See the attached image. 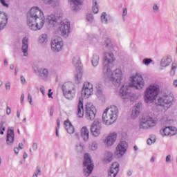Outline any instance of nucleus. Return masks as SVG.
I'll list each match as a JSON object with an SVG mask.
<instances>
[{"instance_id": "nucleus-30", "label": "nucleus", "mask_w": 177, "mask_h": 177, "mask_svg": "<svg viewBox=\"0 0 177 177\" xmlns=\"http://www.w3.org/2000/svg\"><path fill=\"white\" fill-rule=\"evenodd\" d=\"M64 125L65 129L70 135H73V133L75 132V129L74 128V126H73V124H71V122L70 120H66L64 122Z\"/></svg>"}, {"instance_id": "nucleus-53", "label": "nucleus", "mask_w": 177, "mask_h": 177, "mask_svg": "<svg viewBox=\"0 0 177 177\" xmlns=\"http://www.w3.org/2000/svg\"><path fill=\"white\" fill-rule=\"evenodd\" d=\"M55 0H43L44 3L46 5H52Z\"/></svg>"}, {"instance_id": "nucleus-64", "label": "nucleus", "mask_w": 177, "mask_h": 177, "mask_svg": "<svg viewBox=\"0 0 177 177\" xmlns=\"http://www.w3.org/2000/svg\"><path fill=\"white\" fill-rule=\"evenodd\" d=\"M170 75H175V69H171Z\"/></svg>"}, {"instance_id": "nucleus-59", "label": "nucleus", "mask_w": 177, "mask_h": 177, "mask_svg": "<svg viewBox=\"0 0 177 177\" xmlns=\"http://www.w3.org/2000/svg\"><path fill=\"white\" fill-rule=\"evenodd\" d=\"M40 92L42 93L44 96L45 95V86H41Z\"/></svg>"}, {"instance_id": "nucleus-28", "label": "nucleus", "mask_w": 177, "mask_h": 177, "mask_svg": "<svg viewBox=\"0 0 177 177\" xmlns=\"http://www.w3.org/2000/svg\"><path fill=\"white\" fill-rule=\"evenodd\" d=\"M77 115L80 118L84 117V99L80 98L77 105Z\"/></svg>"}, {"instance_id": "nucleus-22", "label": "nucleus", "mask_w": 177, "mask_h": 177, "mask_svg": "<svg viewBox=\"0 0 177 177\" xmlns=\"http://www.w3.org/2000/svg\"><path fill=\"white\" fill-rule=\"evenodd\" d=\"M28 42H29L28 37H24L22 39L21 51L24 54V56H25V57H27V56H28Z\"/></svg>"}, {"instance_id": "nucleus-34", "label": "nucleus", "mask_w": 177, "mask_h": 177, "mask_svg": "<svg viewBox=\"0 0 177 177\" xmlns=\"http://www.w3.org/2000/svg\"><path fill=\"white\" fill-rule=\"evenodd\" d=\"M73 64L76 68L81 67V61L80 60V56H75L73 59Z\"/></svg>"}, {"instance_id": "nucleus-21", "label": "nucleus", "mask_w": 177, "mask_h": 177, "mask_svg": "<svg viewBox=\"0 0 177 177\" xmlns=\"http://www.w3.org/2000/svg\"><path fill=\"white\" fill-rule=\"evenodd\" d=\"M13 142H15V129L13 127H11L7 131L6 143L8 145H12Z\"/></svg>"}, {"instance_id": "nucleus-56", "label": "nucleus", "mask_w": 177, "mask_h": 177, "mask_svg": "<svg viewBox=\"0 0 177 177\" xmlns=\"http://www.w3.org/2000/svg\"><path fill=\"white\" fill-rule=\"evenodd\" d=\"M5 85L6 91H10V82H7Z\"/></svg>"}, {"instance_id": "nucleus-48", "label": "nucleus", "mask_w": 177, "mask_h": 177, "mask_svg": "<svg viewBox=\"0 0 177 177\" xmlns=\"http://www.w3.org/2000/svg\"><path fill=\"white\" fill-rule=\"evenodd\" d=\"M99 41V37L98 36H95L93 37L91 40V44H97V42Z\"/></svg>"}, {"instance_id": "nucleus-57", "label": "nucleus", "mask_w": 177, "mask_h": 177, "mask_svg": "<svg viewBox=\"0 0 177 177\" xmlns=\"http://www.w3.org/2000/svg\"><path fill=\"white\" fill-rule=\"evenodd\" d=\"M171 154H168L166 156V162H171L172 161V160H171Z\"/></svg>"}, {"instance_id": "nucleus-39", "label": "nucleus", "mask_w": 177, "mask_h": 177, "mask_svg": "<svg viewBox=\"0 0 177 177\" xmlns=\"http://www.w3.org/2000/svg\"><path fill=\"white\" fill-rule=\"evenodd\" d=\"M101 19V21L102 23V24H107V13L106 12H102L100 17Z\"/></svg>"}, {"instance_id": "nucleus-11", "label": "nucleus", "mask_w": 177, "mask_h": 177, "mask_svg": "<svg viewBox=\"0 0 177 177\" xmlns=\"http://www.w3.org/2000/svg\"><path fill=\"white\" fill-rule=\"evenodd\" d=\"M85 117L89 121H93L96 117V108L91 102H87L85 106Z\"/></svg>"}, {"instance_id": "nucleus-19", "label": "nucleus", "mask_w": 177, "mask_h": 177, "mask_svg": "<svg viewBox=\"0 0 177 177\" xmlns=\"http://www.w3.org/2000/svg\"><path fill=\"white\" fill-rule=\"evenodd\" d=\"M120 172V163L114 162L112 163L110 170L108 171V177H115Z\"/></svg>"}, {"instance_id": "nucleus-42", "label": "nucleus", "mask_w": 177, "mask_h": 177, "mask_svg": "<svg viewBox=\"0 0 177 177\" xmlns=\"http://www.w3.org/2000/svg\"><path fill=\"white\" fill-rule=\"evenodd\" d=\"M86 21L91 24L95 21V18L93 17V15L92 13H88L86 15Z\"/></svg>"}, {"instance_id": "nucleus-8", "label": "nucleus", "mask_w": 177, "mask_h": 177, "mask_svg": "<svg viewBox=\"0 0 177 177\" xmlns=\"http://www.w3.org/2000/svg\"><path fill=\"white\" fill-rule=\"evenodd\" d=\"M113 52L114 51L109 50V52L105 51L104 53L102 71H108L109 68L113 66V64L115 61V58H114V54L113 53Z\"/></svg>"}, {"instance_id": "nucleus-35", "label": "nucleus", "mask_w": 177, "mask_h": 177, "mask_svg": "<svg viewBox=\"0 0 177 177\" xmlns=\"http://www.w3.org/2000/svg\"><path fill=\"white\" fill-rule=\"evenodd\" d=\"M161 122L165 125H169L171 124H174V120L171 119V118H167V116H165L162 120Z\"/></svg>"}, {"instance_id": "nucleus-62", "label": "nucleus", "mask_w": 177, "mask_h": 177, "mask_svg": "<svg viewBox=\"0 0 177 177\" xmlns=\"http://www.w3.org/2000/svg\"><path fill=\"white\" fill-rule=\"evenodd\" d=\"M173 86H174V88H177V80H174L173 81Z\"/></svg>"}, {"instance_id": "nucleus-9", "label": "nucleus", "mask_w": 177, "mask_h": 177, "mask_svg": "<svg viewBox=\"0 0 177 177\" xmlns=\"http://www.w3.org/2000/svg\"><path fill=\"white\" fill-rule=\"evenodd\" d=\"M130 86L138 91L143 89L145 87V80H143V77L140 74H136L131 76Z\"/></svg>"}, {"instance_id": "nucleus-60", "label": "nucleus", "mask_w": 177, "mask_h": 177, "mask_svg": "<svg viewBox=\"0 0 177 177\" xmlns=\"http://www.w3.org/2000/svg\"><path fill=\"white\" fill-rule=\"evenodd\" d=\"M177 68V62H173L171 65V69L172 70H176Z\"/></svg>"}, {"instance_id": "nucleus-29", "label": "nucleus", "mask_w": 177, "mask_h": 177, "mask_svg": "<svg viewBox=\"0 0 177 177\" xmlns=\"http://www.w3.org/2000/svg\"><path fill=\"white\" fill-rule=\"evenodd\" d=\"M102 161L104 164H110L113 161V153L111 151H106L102 158Z\"/></svg>"}, {"instance_id": "nucleus-55", "label": "nucleus", "mask_w": 177, "mask_h": 177, "mask_svg": "<svg viewBox=\"0 0 177 177\" xmlns=\"http://www.w3.org/2000/svg\"><path fill=\"white\" fill-rule=\"evenodd\" d=\"M21 82L22 85H26L27 84V81L26 80V78L24 77V76H21Z\"/></svg>"}, {"instance_id": "nucleus-43", "label": "nucleus", "mask_w": 177, "mask_h": 177, "mask_svg": "<svg viewBox=\"0 0 177 177\" xmlns=\"http://www.w3.org/2000/svg\"><path fill=\"white\" fill-rule=\"evenodd\" d=\"M140 113V111L133 109L131 112V118H133V120H135V118H138V116L139 115Z\"/></svg>"}, {"instance_id": "nucleus-14", "label": "nucleus", "mask_w": 177, "mask_h": 177, "mask_svg": "<svg viewBox=\"0 0 177 177\" xmlns=\"http://www.w3.org/2000/svg\"><path fill=\"white\" fill-rule=\"evenodd\" d=\"M92 95H93V85L89 82H84L82 88V97L88 99Z\"/></svg>"}, {"instance_id": "nucleus-6", "label": "nucleus", "mask_w": 177, "mask_h": 177, "mask_svg": "<svg viewBox=\"0 0 177 177\" xmlns=\"http://www.w3.org/2000/svg\"><path fill=\"white\" fill-rule=\"evenodd\" d=\"M130 86L128 83H125L120 89L119 96L124 100V102H135L138 97L136 95L129 93Z\"/></svg>"}, {"instance_id": "nucleus-10", "label": "nucleus", "mask_w": 177, "mask_h": 177, "mask_svg": "<svg viewBox=\"0 0 177 177\" xmlns=\"http://www.w3.org/2000/svg\"><path fill=\"white\" fill-rule=\"evenodd\" d=\"M83 165L84 167V176H89L92 174V171H93V162H92V159H91V157H89L88 153L84 154V161L83 162Z\"/></svg>"}, {"instance_id": "nucleus-24", "label": "nucleus", "mask_w": 177, "mask_h": 177, "mask_svg": "<svg viewBox=\"0 0 177 177\" xmlns=\"http://www.w3.org/2000/svg\"><path fill=\"white\" fill-rule=\"evenodd\" d=\"M171 63H172V56L167 55L161 59L160 66L164 68L168 67Z\"/></svg>"}, {"instance_id": "nucleus-47", "label": "nucleus", "mask_w": 177, "mask_h": 177, "mask_svg": "<svg viewBox=\"0 0 177 177\" xmlns=\"http://www.w3.org/2000/svg\"><path fill=\"white\" fill-rule=\"evenodd\" d=\"M3 125H5V122H1L0 124V135H3L4 133V131L6 129L5 127H3Z\"/></svg>"}, {"instance_id": "nucleus-27", "label": "nucleus", "mask_w": 177, "mask_h": 177, "mask_svg": "<svg viewBox=\"0 0 177 177\" xmlns=\"http://www.w3.org/2000/svg\"><path fill=\"white\" fill-rule=\"evenodd\" d=\"M103 44L106 46V50H111V52H114V50H115L114 45L111 43V39L105 37Z\"/></svg>"}, {"instance_id": "nucleus-26", "label": "nucleus", "mask_w": 177, "mask_h": 177, "mask_svg": "<svg viewBox=\"0 0 177 177\" xmlns=\"http://www.w3.org/2000/svg\"><path fill=\"white\" fill-rule=\"evenodd\" d=\"M96 96L97 97L101 100V102H105L106 96L103 93V90H102V86L100 84H97L96 86Z\"/></svg>"}, {"instance_id": "nucleus-17", "label": "nucleus", "mask_w": 177, "mask_h": 177, "mask_svg": "<svg viewBox=\"0 0 177 177\" xmlns=\"http://www.w3.org/2000/svg\"><path fill=\"white\" fill-rule=\"evenodd\" d=\"M115 140H117V133L112 132L109 134V136L104 140V143L105 146L107 147H110L115 143Z\"/></svg>"}, {"instance_id": "nucleus-33", "label": "nucleus", "mask_w": 177, "mask_h": 177, "mask_svg": "<svg viewBox=\"0 0 177 177\" xmlns=\"http://www.w3.org/2000/svg\"><path fill=\"white\" fill-rule=\"evenodd\" d=\"M75 150L78 154H84V145L81 142H77L75 145Z\"/></svg>"}, {"instance_id": "nucleus-40", "label": "nucleus", "mask_w": 177, "mask_h": 177, "mask_svg": "<svg viewBox=\"0 0 177 177\" xmlns=\"http://www.w3.org/2000/svg\"><path fill=\"white\" fill-rule=\"evenodd\" d=\"M89 149L90 150H93V151L97 150V142L92 141V142L89 145Z\"/></svg>"}, {"instance_id": "nucleus-25", "label": "nucleus", "mask_w": 177, "mask_h": 177, "mask_svg": "<svg viewBox=\"0 0 177 177\" xmlns=\"http://www.w3.org/2000/svg\"><path fill=\"white\" fill-rule=\"evenodd\" d=\"M80 136L84 142H88L89 140V129H88V127H83L81 129Z\"/></svg>"}, {"instance_id": "nucleus-36", "label": "nucleus", "mask_w": 177, "mask_h": 177, "mask_svg": "<svg viewBox=\"0 0 177 177\" xmlns=\"http://www.w3.org/2000/svg\"><path fill=\"white\" fill-rule=\"evenodd\" d=\"M39 44H46L48 42V35L42 34L39 37Z\"/></svg>"}, {"instance_id": "nucleus-2", "label": "nucleus", "mask_w": 177, "mask_h": 177, "mask_svg": "<svg viewBox=\"0 0 177 177\" xmlns=\"http://www.w3.org/2000/svg\"><path fill=\"white\" fill-rule=\"evenodd\" d=\"M57 21H59V17L53 14L48 15L45 19L44 12L38 7H32L27 15V26L32 31L41 30L45 23L50 27H55L57 26Z\"/></svg>"}, {"instance_id": "nucleus-54", "label": "nucleus", "mask_w": 177, "mask_h": 177, "mask_svg": "<svg viewBox=\"0 0 177 177\" xmlns=\"http://www.w3.org/2000/svg\"><path fill=\"white\" fill-rule=\"evenodd\" d=\"M35 174L36 175H41V166H37L36 172Z\"/></svg>"}, {"instance_id": "nucleus-41", "label": "nucleus", "mask_w": 177, "mask_h": 177, "mask_svg": "<svg viewBox=\"0 0 177 177\" xmlns=\"http://www.w3.org/2000/svg\"><path fill=\"white\" fill-rule=\"evenodd\" d=\"M75 81L76 84L81 83V81H82V73L80 72L75 75Z\"/></svg>"}, {"instance_id": "nucleus-37", "label": "nucleus", "mask_w": 177, "mask_h": 177, "mask_svg": "<svg viewBox=\"0 0 177 177\" xmlns=\"http://www.w3.org/2000/svg\"><path fill=\"white\" fill-rule=\"evenodd\" d=\"M93 12L95 14L99 13V6H97V1H93Z\"/></svg>"}, {"instance_id": "nucleus-61", "label": "nucleus", "mask_w": 177, "mask_h": 177, "mask_svg": "<svg viewBox=\"0 0 177 177\" xmlns=\"http://www.w3.org/2000/svg\"><path fill=\"white\" fill-rule=\"evenodd\" d=\"M10 113H12V109H10V107L7 106V110H6L7 115H10Z\"/></svg>"}, {"instance_id": "nucleus-12", "label": "nucleus", "mask_w": 177, "mask_h": 177, "mask_svg": "<svg viewBox=\"0 0 177 177\" xmlns=\"http://www.w3.org/2000/svg\"><path fill=\"white\" fill-rule=\"evenodd\" d=\"M51 50L55 53H59L63 50V46L64 43L63 42V39L60 37H55L51 40Z\"/></svg>"}, {"instance_id": "nucleus-38", "label": "nucleus", "mask_w": 177, "mask_h": 177, "mask_svg": "<svg viewBox=\"0 0 177 177\" xmlns=\"http://www.w3.org/2000/svg\"><path fill=\"white\" fill-rule=\"evenodd\" d=\"M156 136H150L149 138L147 139V143L149 146H151V145L156 143Z\"/></svg>"}, {"instance_id": "nucleus-50", "label": "nucleus", "mask_w": 177, "mask_h": 177, "mask_svg": "<svg viewBox=\"0 0 177 177\" xmlns=\"http://www.w3.org/2000/svg\"><path fill=\"white\" fill-rule=\"evenodd\" d=\"M28 102L31 106H34V103H32V96L31 95V94H28Z\"/></svg>"}, {"instance_id": "nucleus-63", "label": "nucleus", "mask_w": 177, "mask_h": 177, "mask_svg": "<svg viewBox=\"0 0 177 177\" xmlns=\"http://www.w3.org/2000/svg\"><path fill=\"white\" fill-rule=\"evenodd\" d=\"M24 102V94H21V103L23 104Z\"/></svg>"}, {"instance_id": "nucleus-16", "label": "nucleus", "mask_w": 177, "mask_h": 177, "mask_svg": "<svg viewBox=\"0 0 177 177\" xmlns=\"http://www.w3.org/2000/svg\"><path fill=\"white\" fill-rule=\"evenodd\" d=\"M127 149H128V143H127V142L125 141L120 142L116 147V150L115 152V156H117V157H119V158L122 157V156L125 154V152L127 151Z\"/></svg>"}, {"instance_id": "nucleus-52", "label": "nucleus", "mask_w": 177, "mask_h": 177, "mask_svg": "<svg viewBox=\"0 0 177 177\" xmlns=\"http://www.w3.org/2000/svg\"><path fill=\"white\" fill-rule=\"evenodd\" d=\"M32 149L33 151H37V150H38V144L37 142H34L32 144Z\"/></svg>"}, {"instance_id": "nucleus-18", "label": "nucleus", "mask_w": 177, "mask_h": 177, "mask_svg": "<svg viewBox=\"0 0 177 177\" xmlns=\"http://www.w3.org/2000/svg\"><path fill=\"white\" fill-rule=\"evenodd\" d=\"M162 136H174L177 134V129L175 127H167L160 130Z\"/></svg>"}, {"instance_id": "nucleus-4", "label": "nucleus", "mask_w": 177, "mask_h": 177, "mask_svg": "<svg viewBox=\"0 0 177 177\" xmlns=\"http://www.w3.org/2000/svg\"><path fill=\"white\" fill-rule=\"evenodd\" d=\"M102 75L105 80H108L112 82L115 86H119L122 81V71L120 68H117L113 72L111 68H108V71H102Z\"/></svg>"}, {"instance_id": "nucleus-51", "label": "nucleus", "mask_w": 177, "mask_h": 177, "mask_svg": "<svg viewBox=\"0 0 177 177\" xmlns=\"http://www.w3.org/2000/svg\"><path fill=\"white\" fill-rule=\"evenodd\" d=\"M140 107H142V103H138L135 105L133 109L138 110V111H140Z\"/></svg>"}, {"instance_id": "nucleus-32", "label": "nucleus", "mask_w": 177, "mask_h": 177, "mask_svg": "<svg viewBox=\"0 0 177 177\" xmlns=\"http://www.w3.org/2000/svg\"><path fill=\"white\" fill-rule=\"evenodd\" d=\"M99 60H100V57H99V55L93 54L91 58L92 66H93V67H97L99 65Z\"/></svg>"}, {"instance_id": "nucleus-13", "label": "nucleus", "mask_w": 177, "mask_h": 177, "mask_svg": "<svg viewBox=\"0 0 177 177\" xmlns=\"http://www.w3.org/2000/svg\"><path fill=\"white\" fill-rule=\"evenodd\" d=\"M71 28V25L70 21L67 19H64L60 23V26L59 27V32L62 37L64 38H67L70 35V29Z\"/></svg>"}, {"instance_id": "nucleus-46", "label": "nucleus", "mask_w": 177, "mask_h": 177, "mask_svg": "<svg viewBox=\"0 0 177 177\" xmlns=\"http://www.w3.org/2000/svg\"><path fill=\"white\" fill-rule=\"evenodd\" d=\"M127 15H128V9H127V7H124L122 15L123 21H125V17H127Z\"/></svg>"}, {"instance_id": "nucleus-45", "label": "nucleus", "mask_w": 177, "mask_h": 177, "mask_svg": "<svg viewBox=\"0 0 177 177\" xmlns=\"http://www.w3.org/2000/svg\"><path fill=\"white\" fill-rule=\"evenodd\" d=\"M159 10H160V7L158 6V5H157V3H154L152 6L153 13H154L156 15V14L158 13Z\"/></svg>"}, {"instance_id": "nucleus-1", "label": "nucleus", "mask_w": 177, "mask_h": 177, "mask_svg": "<svg viewBox=\"0 0 177 177\" xmlns=\"http://www.w3.org/2000/svg\"><path fill=\"white\" fill-rule=\"evenodd\" d=\"M158 95H160V85L153 83L144 91V101L147 104H151L155 102L157 109L161 111H165L174 106V103H175L174 95H162L157 98Z\"/></svg>"}, {"instance_id": "nucleus-7", "label": "nucleus", "mask_w": 177, "mask_h": 177, "mask_svg": "<svg viewBox=\"0 0 177 177\" xmlns=\"http://www.w3.org/2000/svg\"><path fill=\"white\" fill-rule=\"evenodd\" d=\"M62 91L64 97L68 100H73L75 97L77 90L75 89V85L73 82H65L62 85Z\"/></svg>"}, {"instance_id": "nucleus-31", "label": "nucleus", "mask_w": 177, "mask_h": 177, "mask_svg": "<svg viewBox=\"0 0 177 177\" xmlns=\"http://www.w3.org/2000/svg\"><path fill=\"white\" fill-rule=\"evenodd\" d=\"M35 73H39V75L41 77V78L46 79L49 77V71L45 68H39L37 71L35 70Z\"/></svg>"}, {"instance_id": "nucleus-15", "label": "nucleus", "mask_w": 177, "mask_h": 177, "mask_svg": "<svg viewBox=\"0 0 177 177\" xmlns=\"http://www.w3.org/2000/svg\"><path fill=\"white\" fill-rule=\"evenodd\" d=\"M102 127L100 121H99V120H95L91 127V132L93 136L97 138V136H99L102 132Z\"/></svg>"}, {"instance_id": "nucleus-44", "label": "nucleus", "mask_w": 177, "mask_h": 177, "mask_svg": "<svg viewBox=\"0 0 177 177\" xmlns=\"http://www.w3.org/2000/svg\"><path fill=\"white\" fill-rule=\"evenodd\" d=\"M142 63L145 64V66H149V64L153 63V59H151V58H144Z\"/></svg>"}, {"instance_id": "nucleus-49", "label": "nucleus", "mask_w": 177, "mask_h": 177, "mask_svg": "<svg viewBox=\"0 0 177 177\" xmlns=\"http://www.w3.org/2000/svg\"><path fill=\"white\" fill-rule=\"evenodd\" d=\"M0 3L4 8H9V4L6 3V0H0Z\"/></svg>"}, {"instance_id": "nucleus-58", "label": "nucleus", "mask_w": 177, "mask_h": 177, "mask_svg": "<svg viewBox=\"0 0 177 177\" xmlns=\"http://www.w3.org/2000/svg\"><path fill=\"white\" fill-rule=\"evenodd\" d=\"M52 95H53V92H52V89L50 88L48 90V97L53 99V97L52 96Z\"/></svg>"}, {"instance_id": "nucleus-20", "label": "nucleus", "mask_w": 177, "mask_h": 177, "mask_svg": "<svg viewBox=\"0 0 177 177\" xmlns=\"http://www.w3.org/2000/svg\"><path fill=\"white\" fill-rule=\"evenodd\" d=\"M73 12H78L82 8L84 1L82 0H68Z\"/></svg>"}, {"instance_id": "nucleus-23", "label": "nucleus", "mask_w": 177, "mask_h": 177, "mask_svg": "<svg viewBox=\"0 0 177 177\" xmlns=\"http://www.w3.org/2000/svg\"><path fill=\"white\" fill-rule=\"evenodd\" d=\"M6 24H8V14L0 12V31L6 27Z\"/></svg>"}, {"instance_id": "nucleus-3", "label": "nucleus", "mask_w": 177, "mask_h": 177, "mask_svg": "<svg viewBox=\"0 0 177 177\" xmlns=\"http://www.w3.org/2000/svg\"><path fill=\"white\" fill-rule=\"evenodd\" d=\"M118 107L111 105L106 108L102 113V122L108 127L113 125L118 118Z\"/></svg>"}, {"instance_id": "nucleus-5", "label": "nucleus", "mask_w": 177, "mask_h": 177, "mask_svg": "<svg viewBox=\"0 0 177 177\" xmlns=\"http://www.w3.org/2000/svg\"><path fill=\"white\" fill-rule=\"evenodd\" d=\"M158 120L156 118H153L149 115H143L140 120V129H149V128H154L157 125Z\"/></svg>"}]
</instances>
